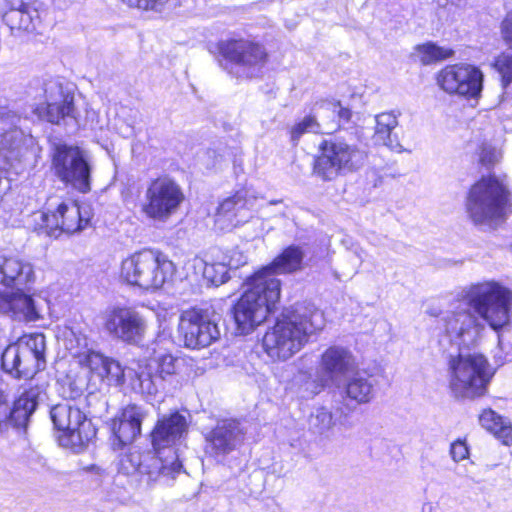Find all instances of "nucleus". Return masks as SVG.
<instances>
[{"mask_svg":"<svg viewBox=\"0 0 512 512\" xmlns=\"http://www.w3.org/2000/svg\"><path fill=\"white\" fill-rule=\"evenodd\" d=\"M512 319V290L494 280L471 284L458 295V305L441 317L451 344L469 348L477 344L487 324L498 335L509 330Z\"/></svg>","mask_w":512,"mask_h":512,"instance_id":"nucleus-1","label":"nucleus"},{"mask_svg":"<svg viewBox=\"0 0 512 512\" xmlns=\"http://www.w3.org/2000/svg\"><path fill=\"white\" fill-rule=\"evenodd\" d=\"M324 326V314L314 304L297 303L265 333L263 347L272 359L287 360Z\"/></svg>","mask_w":512,"mask_h":512,"instance_id":"nucleus-2","label":"nucleus"},{"mask_svg":"<svg viewBox=\"0 0 512 512\" xmlns=\"http://www.w3.org/2000/svg\"><path fill=\"white\" fill-rule=\"evenodd\" d=\"M245 286L244 293L231 309L236 331L241 335L250 334L263 323L280 298L278 283L274 280L251 275Z\"/></svg>","mask_w":512,"mask_h":512,"instance_id":"nucleus-3","label":"nucleus"},{"mask_svg":"<svg viewBox=\"0 0 512 512\" xmlns=\"http://www.w3.org/2000/svg\"><path fill=\"white\" fill-rule=\"evenodd\" d=\"M495 375V369L480 353H459L448 362V382L457 399L474 400L485 396Z\"/></svg>","mask_w":512,"mask_h":512,"instance_id":"nucleus-4","label":"nucleus"},{"mask_svg":"<svg viewBox=\"0 0 512 512\" xmlns=\"http://www.w3.org/2000/svg\"><path fill=\"white\" fill-rule=\"evenodd\" d=\"M510 206L507 185L494 175L483 176L474 183L465 202L468 217L477 226L503 221Z\"/></svg>","mask_w":512,"mask_h":512,"instance_id":"nucleus-5","label":"nucleus"},{"mask_svg":"<svg viewBox=\"0 0 512 512\" xmlns=\"http://www.w3.org/2000/svg\"><path fill=\"white\" fill-rule=\"evenodd\" d=\"M155 451H130L120 460V470L129 475L138 473L147 485H170L183 466L175 449Z\"/></svg>","mask_w":512,"mask_h":512,"instance_id":"nucleus-6","label":"nucleus"},{"mask_svg":"<svg viewBox=\"0 0 512 512\" xmlns=\"http://www.w3.org/2000/svg\"><path fill=\"white\" fill-rule=\"evenodd\" d=\"M175 265L162 254L142 250L122 261L121 278L144 290H156L172 278Z\"/></svg>","mask_w":512,"mask_h":512,"instance_id":"nucleus-7","label":"nucleus"},{"mask_svg":"<svg viewBox=\"0 0 512 512\" xmlns=\"http://www.w3.org/2000/svg\"><path fill=\"white\" fill-rule=\"evenodd\" d=\"M1 368L15 378H32L46 368V338L42 333L24 335L1 354Z\"/></svg>","mask_w":512,"mask_h":512,"instance_id":"nucleus-8","label":"nucleus"},{"mask_svg":"<svg viewBox=\"0 0 512 512\" xmlns=\"http://www.w3.org/2000/svg\"><path fill=\"white\" fill-rule=\"evenodd\" d=\"M319 148L314 173L324 181H332L340 175L359 170L367 158L364 150L344 139L324 140Z\"/></svg>","mask_w":512,"mask_h":512,"instance_id":"nucleus-9","label":"nucleus"},{"mask_svg":"<svg viewBox=\"0 0 512 512\" xmlns=\"http://www.w3.org/2000/svg\"><path fill=\"white\" fill-rule=\"evenodd\" d=\"M52 169L55 176L67 187L86 194L92 186V164L88 155L78 146L54 145Z\"/></svg>","mask_w":512,"mask_h":512,"instance_id":"nucleus-10","label":"nucleus"},{"mask_svg":"<svg viewBox=\"0 0 512 512\" xmlns=\"http://www.w3.org/2000/svg\"><path fill=\"white\" fill-rule=\"evenodd\" d=\"M50 418L61 434L59 444L75 453L81 452L95 438L96 428L91 420L77 407L60 403L50 409Z\"/></svg>","mask_w":512,"mask_h":512,"instance_id":"nucleus-11","label":"nucleus"},{"mask_svg":"<svg viewBox=\"0 0 512 512\" xmlns=\"http://www.w3.org/2000/svg\"><path fill=\"white\" fill-rule=\"evenodd\" d=\"M102 320L109 336L128 345H140L148 331L146 317L133 307H108L103 312Z\"/></svg>","mask_w":512,"mask_h":512,"instance_id":"nucleus-12","label":"nucleus"},{"mask_svg":"<svg viewBox=\"0 0 512 512\" xmlns=\"http://www.w3.org/2000/svg\"><path fill=\"white\" fill-rule=\"evenodd\" d=\"M180 185L169 177H159L149 182L141 210L147 218L165 222L184 201Z\"/></svg>","mask_w":512,"mask_h":512,"instance_id":"nucleus-13","label":"nucleus"},{"mask_svg":"<svg viewBox=\"0 0 512 512\" xmlns=\"http://www.w3.org/2000/svg\"><path fill=\"white\" fill-rule=\"evenodd\" d=\"M33 221L38 234L58 238L62 233L71 234L84 229L89 219L82 216L77 204L62 201L55 209L49 204L45 210L34 213Z\"/></svg>","mask_w":512,"mask_h":512,"instance_id":"nucleus-14","label":"nucleus"},{"mask_svg":"<svg viewBox=\"0 0 512 512\" xmlns=\"http://www.w3.org/2000/svg\"><path fill=\"white\" fill-rule=\"evenodd\" d=\"M20 116L9 107H0V196L10 188L7 169L21 156L25 141L18 127Z\"/></svg>","mask_w":512,"mask_h":512,"instance_id":"nucleus-15","label":"nucleus"},{"mask_svg":"<svg viewBox=\"0 0 512 512\" xmlns=\"http://www.w3.org/2000/svg\"><path fill=\"white\" fill-rule=\"evenodd\" d=\"M178 331L185 347L202 349L220 338L216 320L207 310L190 309L182 312Z\"/></svg>","mask_w":512,"mask_h":512,"instance_id":"nucleus-16","label":"nucleus"},{"mask_svg":"<svg viewBox=\"0 0 512 512\" xmlns=\"http://www.w3.org/2000/svg\"><path fill=\"white\" fill-rule=\"evenodd\" d=\"M220 51L223 57L233 65L237 77L257 76L267 57L261 45L247 40H231L223 43Z\"/></svg>","mask_w":512,"mask_h":512,"instance_id":"nucleus-17","label":"nucleus"},{"mask_svg":"<svg viewBox=\"0 0 512 512\" xmlns=\"http://www.w3.org/2000/svg\"><path fill=\"white\" fill-rule=\"evenodd\" d=\"M437 82L449 94L476 98L483 88V73L470 64L448 65L439 72Z\"/></svg>","mask_w":512,"mask_h":512,"instance_id":"nucleus-18","label":"nucleus"},{"mask_svg":"<svg viewBox=\"0 0 512 512\" xmlns=\"http://www.w3.org/2000/svg\"><path fill=\"white\" fill-rule=\"evenodd\" d=\"M245 439L241 424L234 419H222L205 434V452L217 461H223L240 448Z\"/></svg>","mask_w":512,"mask_h":512,"instance_id":"nucleus-19","label":"nucleus"},{"mask_svg":"<svg viewBox=\"0 0 512 512\" xmlns=\"http://www.w3.org/2000/svg\"><path fill=\"white\" fill-rule=\"evenodd\" d=\"M44 93L46 106H39L35 109L39 118L57 125L67 124L68 120L76 121L73 95L64 92L59 82L54 80L46 82Z\"/></svg>","mask_w":512,"mask_h":512,"instance_id":"nucleus-20","label":"nucleus"},{"mask_svg":"<svg viewBox=\"0 0 512 512\" xmlns=\"http://www.w3.org/2000/svg\"><path fill=\"white\" fill-rule=\"evenodd\" d=\"M252 205L253 201L248 198L246 190L237 191L219 204L214 217L215 226L221 231L232 230L246 221L249 217L247 211Z\"/></svg>","mask_w":512,"mask_h":512,"instance_id":"nucleus-21","label":"nucleus"},{"mask_svg":"<svg viewBox=\"0 0 512 512\" xmlns=\"http://www.w3.org/2000/svg\"><path fill=\"white\" fill-rule=\"evenodd\" d=\"M188 421L185 415L178 411L158 420L151 436L154 449H174L178 442L187 435Z\"/></svg>","mask_w":512,"mask_h":512,"instance_id":"nucleus-22","label":"nucleus"},{"mask_svg":"<svg viewBox=\"0 0 512 512\" xmlns=\"http://www.w3.org/2000/svg\"><path fill=\"white\" fill-rule=\"evenodd\" d=\"M147 416V410L136 404L122 409L112 422V432L119 447L132 443L141 434V425Z\"/></svg>","mask_w":512,"mask_h":512,"instance_id":"nucleus-23","label":"nucleus"},{"mask_svg":"<svg viewBox=\"0 0 512 512\" xmlns=\"http://www.w3.org/2000/svg\"><path fill=\"white\" fill-rule=\"evenodd\" d=\"M305 253L300 246L290 245L286 247L269 265L256 271L253 276H259L265 280H274L278 283V292H281V282L276 277L278 274H290L302 269Z\"/></svg>","mask_w":512,"mask_h":512,"instance_id":"nucleus-24","label":"nucleus"},{"mask_svg":"<svg viewBox=\"0 0 512 512\" xmlns=\"http://www.w3.org/2000/svg\"><path fill=\"white\" fill-rule=\"evenodd\" d=\"M22 289L13 293L0 292V313L17 320L36 321L40 318L38 306Z\"/></svg>","mask_w":512,"mask_h":512,"instance_id":"nucleus-25","label":"nucleus"},{"mask_svg":"<svg viewBox=\"0 0 512 512\" xmlns=\"http://www.w3.org/2000/svg\"><path fill=\"white\" fill-rule=\"evenodd\" d=\"M34 280L35 274L30 263L13 256H0V284L20 290Z\"/></svg>","mask_w":512,"mask_h":512,"instance_id":"nucleus-26","label":"nucleus"},{"mask_svg":"<svg viewBox=\"0 0 512 512\" xmlns=\"http://www.w3.org/2000/svg\"><path fill=\"white\" fill-rule=\"evenodd\" d=\"M356 365L352 352L341 346H331L321 356V369L331 379L352 372Z\"/></svg>","mask_w":512,"mask_h":512,"instance_id":"nucleus-27","label":"nucleus"},{"mask_svg":"<svg viewBox=\"0 0 512 512\" xmlns=\"http://www.w3.org/2000/svg\"><path fill=\"white\" fill-rule=\"evenodd\" d=\"M376 384L377 381L372 375L366 371H357L347 380L344 393L358 404L369 403L374 398Z\"/></svg>","mask_w":512,"mask_h":512,"instance_id":"nucleus-28","label":"nucleus"},{"mask_svg":"<svg viewBox=\"0 0 512 512\" xmlns=\"http://www.w3.org/2000/svg\"><path fill=\"white\" fill-rule=\"evenodd\" d=\"M500 29L509 50L496 58L494 66L501 75L503 87H506L512 82V9L505 15Z\"/></svg>","mask_w":512,"mask_h":512,"instance_id":"nucleus-29","label":"nucleus"},{"mask_svg":"<svg viewBox=\"0 0 512 512\" xmlns=\"http://www.w3.org/2000/svg\"><path fill=\"white\" fill-rule=\"evenodd\" d=\"M36 407L37 392L33 389L25 391L18 399L15 400L13 407H9V426L25 428Z\"/></svg>","mask_w":512,"mask_h":512,"instance_id":"nucleus-30","label":"nucleus"},{"mask_svg":"<svg viewBox=\"0 0 512 512\" xmlns=\"http://www.w3.org/2000/svg\"><path fill=\"white\" fill-rule=\"evenodd\" d=\"M479 422L483 428L494 434L503 444L512 445V425L508 419L488 408L480 414Z\"/></svg>","mask_w":512,"mask_h":512,"instance_id":"nucleus-31","label":"nucleus"},{"mask_svg":"<svg viewBox=\"0 0 512 512\" xmlns=\"http://www.w3.org/2000/svg\"><path fill=\"white\" fill-rule=\"evenodd\" d=\"M2 18L11 29L25 30L28 32L35 31L40 23V14L35 7V2L26 6V8L21 11H4Z\"/></svg>","mask_w":512,"mask_h":512,"instance_id":"nucleus-32","label":"nucleus"},{"mask_svg":"<svg viewBox=\"0 0 512 512\" xmlns=\"http://www.w3.org/2000/svg\"><path fill=\"white\" fill-rule=\"evenodd\" d=\"M75 340L77 341L79 350L73 352V356L78 359V363L81 366L88 368L92 373L100 377L104 371L108 357H105L103 354L88 348V343L85 336L75 335Z\"/></svg>","mask_w":512,"mask_h":512,"instance_id":"nucleus-33","label":"nucleus"},{"mask_svg":"<svg viewBox=\"0 0 512 512\" xmlns=\"http://www.w3.org/2000/svg\"><path fill=\"white\" fill-rule=\"evenodd\" d=\"M133 388L138 389L143 394L154 395L162 386V376L156 375L153 364L150 362L144 367H140L135 373Z\"/></svg>","mask_w":512,"mask_h":512,"instance_id":"nucleus-34","label":"nucleus"},{"mask_svg":"<svg viewBox=\"0 0 512 512\" xmlns=\"http://www.w3.org/2000/svg\"><path fill=\"white\" fill-rule=\"evenodd\" d=\"M334 426L331 411L325 407H316L308 418L309 430L319 436L327 435Z\"/></svg>","mask_w":512,"mask_h":512,"instance_id":"nucleus-35","label":"nucleus"},{"mask_svg":"<svg viewBox=\"0 0 512 512\" xmlns=\"http://www.w3.org/2000/svg\"><path fill=\"white\" fill-rule=\"evenodd\" d=\"M177 359L171 354H163L151 361L154 366L156 375L162 376L163 390L166 388V382H173L176 375Z\"/></svg>","mask_w":512,"mask_h":512,"instance_id":"nucleus-36","label":"nucleus"},{"mask_svg":"<svg viewBox=\"0 0 512 512\" xmlns=\"http://www.w3.org/2000/svg\"><path fill=\"white\" fill-rule=\"evenodd\" d=\"M416 49L419 53L420 61L424 65L447 59L453 55L451 49L440 47L431 42L418 45Z\"/></svg>","mask_w":512,"mask_h":512,"instance_id":"nucleus-37","label":"nucleus"},{"mask_svg":"<svg viewBox=\"0 0 512 512\" xmlns=\"http://www.w3.org/2000/svg\"><path fill=\"white\" fill-rule=\"evenodd\" d=\"M203 267V277L215 286H219L228 280V268L223 263L208 264L202 260L197 261Z\"/></svg>","mask_w":512,"mask_h":512,"instance_id":"nucleus-38","label":"nucleus"},{"mask_svg":"<svg viewBox=\"0 0 512 512\" xmlns=\"http://www.w3.org/2000/svg\"><path fill=\"white\" fill-rule=\"evenodd\" d=\"M320 132V124L314 116H305L301 121L292 126L290 130L291 141L297 144L301 136L305 133Z\"/></svg>","mask_w":512,"mask_h":512,"instance_id":"nucleus-39","label":"nucleus"},{"mask_svg":"<svg viewBox=\"0 0 512 512\" xmlns=\"http://www.w3.org/2000/svg\"><path fill=\"white\" fill-rule=\"evenodd\" d=\"M125 370L120 363L112 358H108L100 378L106 380L109 385H120L123 383Z\"/></svg>","mask_w":512,"mask_h":512,"instance_id":"nucleus-40","label":"nucleus"},{"mask_svg":"<svg viewBox=\"0 0 512 512\" xmlns=\"http://www.w3.org/2000/svg\"><path fill=\"white\" fill-rule=\"evenodd\" d=\"M321 107L331 112L334 117L338 118L337 123H335V129L339 127L341 123H347L351 119V110L347 107H343L339 101L325 100L321 103Z\"/></svg>","mask_w":512,"mask_h":512,"instance_id":"nucleus-41","label":"nucleus"},{"mask_svg":"<svg viewBox=\"0 0 512 512\" xmlns=\"http://www.w3.org/2000/svg\"><path fill=\"white\" fill-rule=\"evenodd\" d=\"M395 128L385 127V126H379L378 123H376L375 127V136L376 139L379 141H382V143L390 148L391 150L402 152V146L396 137V135L392 134V131Z\"/></svg>","mask_w":512,"mask_h":512,"instance_id":"nucleus-42","label":"nucleus"},{"mask_svg":"<svg viewBox=\"0 0 512 512\" xmlns=\"http://www.w3.org/2000/svg\"><path fill=\"white\" fill-rule=\"evenodd\" d=\"M439 9L447 13L446 21H455L457 10H462L466 7L467 0H435Z\"/></svg>","mask_w":512,"mask_h":512,"instance_id":"nucleus-43","label":"nucleus"},{"mask_svg":"<svg viewBox=\"0 0 512 512\" xmlns=\"http://www.w3.org/2000/svg\"><path fill=\"white\" fill-rule=\"evenodd\" d=\"M130 7H136L142 10H151L161 12L168 0H123Z\"/></svg>","mask_w":512,"mask_h":512,"instance_id":"nucleus-44","label":"nucleus"},{"mask_svg":"<svg viewBox=\"0 0 512 512\" xmlns=\"http://www.w3.org/2000/svg\"><path fill=\"white\" fill-rule=\"evenodd\" d=\"M501 153L490 144H483L481 146L479 159L482 165L491 166L499 161Z\"/></svg>","mask_w":512,"mask_h":512,"instance_id":"nucleus-45","label":"nucleus"},{"mask_svg":"<svg viewBox=\"0 0 512 512\" xmlns=\"http://www.w3.org/2000/svg\"><path fill=\"white\" fill-rule=\"evenodd\" d=\"M8 400L3 391H0V436H2L9 427L8 422Z\"/></svg>","mask_w":512,"mask_h":512,"instance_id":"nucleus-46","label":"nucleus"},{"mask_svg":"<svg viewBox=\"0 0 512 512\" xmlns=\"http://www.w3.org/2000/svg\"><path fill=\"white\" fill-rule=\"evenodd\" d=\"M450 454L455 462H459L468 457L469 450L464 441L457 440L451 444Z\"/></svg>","mask_w":512,"mask_h":512,"instance_id":"nucleus-47","label":"nucleus"},{"mask_svg":"<svg viewBox=\"0 0 512 512\" xmlns=\"http://www.w3.org/2000/svg\"><path fill=\"white\" fill-rule=\"evenodd\" d=\"M375 120L379 126L396 128L398 125L397 115H395L393 112H385L378 114Z\"/></svg>","mask_w":512,"mask_h":512,"instance_id":"nucleus-48","label":"nucleus"},{"mask_svg":"<svg viewBox=\"0 0 512 512\" xmlns=\"http://www.w3.org/2000/svg\"><path fill=\"white\" fill-rule=\"evenodd\" d=\"M5 3V11H21L34 1L32 0H3Z\"/></svg>","mask_w":512,"mask_h":512,"instance_id":"nucleus-49","label":"nucleus"},{"mask_svg":"<svg viewBox=\"0 0 512 512\" xmlns=\"http://www.w3.org/2000/svg\"><path fill=\"white\" fill-rule=\"evenodd\" d=\"M349 252L358 260L357 267H360L365 258V251L358 245H352Z\"/></svg>","mask_w":512,"mask_h":512,"instance_id":"nucleus-50","label":"nucleus"},{"mask_svg":"<svg viewBox=\"0 0 512 512\" xmlns=\"http://www.w3.org/2000/svg\"><path fill=\"white\" fill-rule=\"evenodd\" d=\"M84 470L87 472H93V473H96L99 475H101L102 472L104 471L101 467L94 465V464L85 467Z\"/></svg>","mask_w":512,"mask_h":512,"instance_id":"nucleus-51","label":"nucleus"},{"mask_svg":"<svg viewBox=\"0 0 512 512\" xmlns=\"http://www.w3.org/2000/svg\"><path fill=\"white\" fill-rule=\"evenodd\" d=\"M54 4L60 8L64 9L69 6V4L72 2V0H53Z\"/></svg>","mask_w":512,"mask_h":512,"instance_id":"nucleus-52","label":"nucleus"},{"mask_svg":"<svg viewBox=\"0 0 512 512\" xmlns=\"http://www.w3.org/2000/svg\"><path fill=\"white\" fill-rule=\"evenodd\" d=\"M280 202H281L280 200H273V201L270 202V204H278Z\"/></svg>","mask_w":512,"mask_h":512,"instance_id":"nucleus-53","label":"nucleus"},{"mask_svg":"<svg viewBox=\"0 0 512 512\" xmlns=\"http://www.w3.org/2000/svg\"><path fill=\"white\" fill-rule=\"evenodd\" d=\"M429 313H430L432 316H437V314H436V313H434V312H429Z\"/></svg>","mask_w":512,"mask_h":512,"instance_id":"nucleus-54","label":"nucleus"}]
</instances>
